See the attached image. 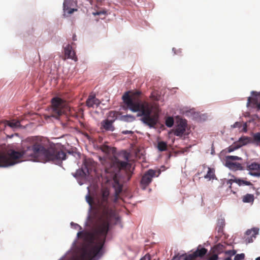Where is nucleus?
<instances>
[{
  "label": "nucleus",
  "instance_id": "obj_1",
  "mask_svg": "<svg viewBox=\"0 0 260 260\" xmlns=\"http://www.w3.org/2000/svg\"><path fill=\"white\" fill-rule=\"evenodd\" d=\"M117 212H89L86 225L90 231H82L81 225L72 222V228L79 229L77 236L83 245L77 258L70 260H98L104 253V246L110 223L120 222Z\"/></svg>",
  "mask_w": 260,
  "mask_h": 260
},
{
  "label": "nucleus",
  "instance_id": "obj_2",
  "mask_svg": "<svg viewBox=\"0 0 260 260\" xmlns=\"http://www.w3.org/2000/svg\"><path fill=\"white\" fill-rule=\"evenodd\" d=\"M28 143L21 151L12 150L7 154L0 153V167H8L17 164L22 157L43 162L52 161L60 164V149L55 148L46 138L35 137L28 139Z\"/></svg>",
  "mask_w": 260,
  "mask_h": 260
},
{
  "label": "nucleus",
  "instance_id": "obj_3",
  "mask_svg": "<svg viewBox=\"0 0 260 260\" xmlns=\"http://www.w3.org/2000/svg\"><path fill=\"white\" fill-rule=\"evenodd\" d=\"M122 100L129 109L133 112H138L137 116L141 117V121L150 128L155 127L159 120V114H151L154 108V105L138 99H132L128 92L123 94Z\"/></svg>",
  "mask_w": 260,
  "mask_h": 260
},
{
  "label": "nucleus",
  "instance_id": "obj_4",
  "mask_svg": "<svg viewBox=\"0 0 260 260\" xmlns=\"http://www.w3.org/2000/svg\"><path fill=\"white\" fill-rule=\"evenodd\" d=\"M109 196V189L106 187L102 188L101 196L95 200L91 197L89 192L86 196V200L89 205V211H92V207L101 209L102 211H112L111 209H109L110 206Z\"/></svg>",
  "mask_w": 260,
  "mask_h": 260
},
{
  "label": "nucleus",
  "instance_id": "obj_5",
  "mask_svg": "<svg viewBox=\"0 0 260 260\" xmlns=\"http://www.w3.org/2000/svg\"><path fill=\"white\" fill-rule=\"evenodd\" d=\"M68 110L65 101L58 97H54L52 99V117L59 118L67 113Z\"/></svg>",
  "mask_w": 260,
  "mask_h": 260
},
{
  "label": "nucleus",
  "instance_id": "obj_6",
  "mask_svg": "<svg viewBox=\"0 0 260 260\" xmlns=\"http://www.w3.org/2000/svg\"><path fill=\"white\" fill-rule=\"evenodd\" d=\"M107 174L110 173L109 176H107V181H110L111 179L112 181L113 188L115 190V198L117 199L122 189V185L119 182L117 177V174L115 172H112V168H109L106 169Z\"/></svg>",
  "mask_w": 260,
  "mask_h": 260
},
{
  "label": "nucleus",
  "instance_id": "obj_7",
  "mask_svg": "<svg viewBox=\"0 0 260 260\" xmlns=\"http://www.w3.org/2000/svg\"><path fill=\"white\" fill-rule=\"evenodd\" d=\"M208 252V250L205 248H202L201 245L198 247L196 251L189 254H185L184 260H194L197 257H203Z\"/></svg>",
  "mask_w": 260,
  "mask_h": 260
},
{
  "label": "nucleus",
  "instance_id": "obj_8",
  "mask_svg": "<svg viewBox=\"0 0 260 260\" xmlns=\"http://www.w3.org/2000/svg\"><path fill=\"white\" fill-rule=\"evenodd\" d=\"M156 176V171L149 170L145 172L142 176L141 183L144 188L150 184L152 181V179Z\"/></svg>",
  "mask_w": 260,
  "mask_h": 260
},
{
  "label": "nucleus",
  "instance_id": "obj_9",
  "mask_svg": "<svg viewBox=\"0 0 260 260\" xmlns=\"http://www.w3.org/2000/svg\"><path fill=\"white\" fill-rule=\"evenodd\" d=\"M246 168L249 171V175L256 177H260V164L253 162L251 164H247Z\"/></svg>",
  "mask_w": 260,
  "mask_h": 260
},
{
  "label": "nucleus",
  "instance_id": "obj_10",
  "mask_svg": "<svg viewBox=\"0 0 260 260\" xmlns=\"http://www.w3.org/2000/svg\"><path fill=\"white\" fill-rule=\"evenodd\" d=\"M187 125V120L183 119L180 120L176 126L174 134L177 137H181V136L184 134Z\"/></svg>",
  "mask_w": 260,
  "mask_h": 260
},
{
  "label": "nucleus",
  "instance_id": "obj_11",
  "mask_svg": "<svg viewBox=\"0 0 260 260\" xmlns=\"http://www.w3.org/2000/svg\"><path fill=\"white\" fill-rule=\"evenodd\" d=\"M64 57L63 59H72L75 60H77V57L75 55V53L74 51L73 50L72 47L71 45H68L64 47Z\"/></svg>",
  "mask_w": 260,
  "mask_h": 260
},
{
  "label": "nucleus",
  "instance_id": "obj_12",
  "mask_svg": "<svg viewBox=\"0 0 260 260\" xmlns=\"http://www.w3.org/2000/svg\"><path fill=\"white\" fill-rule=\"evenodd\" d=\"M259 229L257 228H253L252 229H249L246 232L247 236H250V237H247L245 239V242L246 243H249L253 242V239L256 237V234L258 233Z\"/></svg>",
  "mask_w": 260,
  "mask_h": 260
},
{
  "label": "nucleus",
  "instance_id": "obj_13",
  "mask_svg": "<svg viewBox=\"0 0 260 260\" xmlns=\"http://www.w3.org/2000/svg\"><path fill=\"white\" fill-rule=\"evenodd\" d=\"M84 168L78 170L76 172V176H84L87 175V174H90V172L92 170V167L91 166L88 165V162L86 161L84 164Z\"/></svg>",
  "mask_w": 260,
  "mask_h": 260
},
{
  "label": "nucleus",
  "instance_id": "obj_14",
  "mask_svg": "<svg viewBox=\"0 0 260 260\" xmlns=\"http://www.w3.org/2000/svg\"><path fill=\"white\" fill-rule=\"evenodd\" d=\"M101 102L100 100L95 97V95L89 94L86 100V106L89 108H94V107H98Z\"/></svg>",
  "mask_w": 260,
  "mask_h": 260
},
{
  "label": "nucleus",
  "instance_id": "obj_15",
  "mask_svg": "<svg viewBox=\"0 0 260 260\" xmlns=\"http://www.w3.org/2000/svg\"><path fill=\"white\" fill-rule=\"evenodd\" d=\"M73 5V0H64L63 3V11L68 15H71L74 12L77 11V9L71 8V6Z\"/></svg>",
  "mask_w": 260,
  "mask_h": 260
},
{
  "label": "nucleus",
  "instance_id": "obj_16",
  "mask_svg": "<svg viewBox=\"0 0 260 260\" xmlns=\"http://www.w3.org/2000/svg\"><path fill=\"white\" fill-rule=\"evenodd\" d=\"M233 182H235L239 186L241 185H248V186H253V184L250 181H245L242 180V179L240 178H234L231 179V180L228 181V184H230V188H231V185Z\"/></svg>",
  "mask_w": 260,
  "mask_h": 260
},
{
  "label": "nucleus",
  "instance_id": "obj_17",
  "mask_svg": "<svg viewBox=\"0 0 260 260\" xmlns=\"http://www.w3.org/2000/svg\"><path fill=\"white\" fill-rule=\"evenodd\" d=\"M113 120L107 119L102 121V126L106 131H114L115 127L113 125Z\"/></svg>",
  "mask_w": 260,
  "mask_h": 260
},
{
  "label": "nucleus",
  "instance_id": "obj_18",
  "mask_svg": "<svg viewBox=\"0 0 260 260\" xmlns=\"http://www.w3.org/2000/svg\"><path fill=\"white\" fill-rule=\"evenodd\" d=\"M247 106H251L252 108H257V110H260V103L258 102L256 97H248Z\"/></svg>",
  "mask_w": 260,
  "mask_h": 260
},
{
  "label": "nucleus",
  "instance_id": "obj_19",
  "mask_svg": "<svg viewBox=\"0 0 260 260\" xmlns=\"http://www.w3.org/2000/svg\"><path fill=\"white\" fill-rule=\"evenodd\" d=\"M204 170H207V174L204 175V178L207 179L208 180H211V179H214L216 178L215 175V170L213 168H211L208 167L204 166Z\"/></svg>",
  "mask_w": 260,
  "mask_h": 260
},
{
  "label": "nucleus",
  "instance_id": "obj_20",
  "mask_svg": "<svg viewBox=\"0 0 260 260\" xmlns=\"http://www.w3.org/2000/svg\"><path fill=\"white\" fill-rule=\"evenodd\" d=\"M226 165L228 167L230 168L232 170H243V169L242 165L239 163H236V162L227 161Z\"/></svg>",
  "mask_w": 260,
  "mask_h": 260
},
{
  "label": "nucleus",
  "instance_id": "obj_21",
  "mask_svg": "<svg viewBox=\"0 0 260 260\" xmlns=\"http://www.w3.org/2000/svg\"><path fill=\"white\" fill-rule=\"evenodd\" d=\"M5 125L12 128H18L20 127V121L19 120H13L11 121L5 120L4 121Z\"/></svg>",
  "mask_w": 260,
  "mask_h": 260
},
{
  "label": "nucleus",
  "instance_id": "obj_22",
  "mask_svg": "<svg viewBox=\"0 0 260 260\" xmlns=\"http://www.w3.org/2000/svg\"><path fill=\"white\" fill-rule=\"evenodd\" d=\"M225 225V220L224 219H218L217 222V226L216 229L218 228V233H222L223 232V229Z\"/></svg>",
  "mask_w": 260,
  "mask_h": 260
},
{
  "label": "nucleus",
  "instance_id": "obj_23",
  "mask_svg": "<svg viewBox=\"0 0 260 260\" xmlns=\"http://www.w3.org/2000/svg\"><path fill=\"white\" fill-rule=\"evenodd\" d=\"M157 148L159 151H165L167 150V143L165 141H158Z\"/></svg>",
  "mask_w": 260,
  "mask_h": 260
},
{
  "label": "nucleus",
  "instance_id": "obj_24",
  "mask_svg": "<svg viewBox=\"0 0 260 260\" xmlns=\"http://www.w3.org/2000/svg\"><path fill=\"white\" fill-rule=\"evenodd\" d=\"M117 164L119 169H124L129 167V164L127 163V161L118 160L117 161Z\"/></svg>",
  "mask_w": 260,
  "mask_h": 260
},
{
  "label": "nucleus",
  "instance_id": "obj_25",
  "mask_svg": "<svg viewBox=\"0 0 260 260\" xmlns=\"http://www.w3.org/2000/svg\"><path fill=\"white\" fill-rule=\"evenodd\" d=\"M254 201V195L247 194L242 198V201L245 203H251Z\"/></svg>",
  "mask_w": 260,
  "mask_h": 260
},
{
  "label": "nucleus",
  "instance_id": "obj_26",
  "mask_svg": "<svg viewBox=\"0 0 260 260\" xmlns=\"http://www.w3.org/2000/svg\"><path fill=\"white\" fill-rule=\"evenodd\" d=\"M249 141V138L247 137H243L240 138L239 140V142L237 143L239 145H240V147L242 145H244L245 144H248Z\"/></svg>",
  "mask_w": 260,
  "mask_h": 260
},
{
  "label": "nucleus",
  "instance_id": "obj_27",
  "mask_svg": "<svg viewBox=\"0 0 260 260\" xmlns=\"http://www.w3.org/2000/svg\"><path fill=\"white\" fill-rule=\"evenodd\" d=\"M117 117V112L114 111H109L108 114V118L109 120H113V122L116 119Z\"/></svg>",
  "mask_w": 260,
  "mask_h": 260
},
{
  "label": "nucleus",
  "instance_id": "obj_28",
  "mask_svg": "<svg viewBox=\"0 0 260 260\" xmlns=\"http://www.w3.org/2000/svg\"><path fill=\"white\" fill-rule=\"evenodd\" d=\"M174 122L173 117H168L166 118L165 124L167 127H172Z\"/></svg>",
  "mask_w": 260,
  "mask_h": 260
},
{
  "label": "nucleus",
  "instance_id": "obj_29",
  "mask_svg": "<svg viewBox=\"0 0 260 260\" xmlns=\"http://www.w3.org/2000/svg\"><path fill=\"white\" fill-rule=\"evenodd\" d=\"M239 147H240V145H239V144L234 143L233 145H231L230 147L228 148V151L229 152L233 151L236 150V149L239 148Z\"/></svg>",
  "mask_w": 260,
  "mask_h": 260
},
{
  "label": "nucleus",
  "instance_id": "obj_30",
  "mask_svg": "<svg viewBox=\"0 0 260 260\" xmlns=\"http://www.w3.org/2000/svg\"><path fill=\"white\" fill-rule=\"evenodd\" d=\"M253 141L256 143L260 144V133H256L253 134Z\"/></svg>",
  "mask_w": 260,
  "mask_h": 260
},
{
  "label": "nucleus",
  "instance_id": "obj_31",
  "mask_svg": "<svg viewBox=\"0 0 260 260\" xmlns=\"http://www.w3.org/2000/svg\"><path fill=\"white\" fill-rule=\"evenodd\" d=\"M227 161L240 160H242V158L239 157L238 156H236V155H228L227 157Z\"/></svg>",
  "mask_w": 260,
  "mask_h": 260
},
{
  "label": "nucleus",
  "instance_id": "obj_32",
  "mask_svg": "<svg viewBox=\"0 0 260 260\" xmlns=\"http://www.w3.org/2000/svg\"><path fill=\"white\" fill-rule=\"evenodd\" d=\"M245 258V254L244 253H240L237 254L235 257L234 260H243Z\"/></svg>",
  "mask_w": 260,
  "mask_h": 260
},
{
  "label": "nucleus",
  "instance_id": "obj_33",
  "mask_svg": "<svg viewBox=\"0 0 260 260\" xmlns=\"http://www.w3.org/2000/svg\"><path fill=\"white\" fill-rule=\"evenodd\" d=\"M101 150L106 153H108L110 150V148L108 145H104L101 147Z\"/></svg>",
  "mask_w": 260,
  "mask_h": 260
},
{
  "label": "nucleus",
  "instance_id": "obj_34",
  "mask_svg": "<svg viewBox=\"0 0 260 260\" xmlns=\"http://www.w3.org/2000/svg\"><path fill=\"white\" fill-rule=\"evenodd\" d=\"M242 123L240 122V121H236L232 126L234 128L238 127L240 129V128H242Z\"/></svg>",
  "mask_w": 260,
  "mask_h": 260
},
{
  "label": "nucleus",
  "instance_id": "obj_35",
  "mask_svg": "<svg viewBox=\"0 0 260 260\" xmlns=\"http://www.w3.org/2000/svg\"><path fill=\"white\" fill-rule=\"evenodd\" d=\"M219 256L217 253H214L212 255L210 256L208 260H218Z\"/></svg>",
  "mask_w": 260,
  "mask_h": 260
},
{
  "label": "nucleus",
  "instance_id": "obj_36",
  "mask_svg": "<svg viewBox=\"0 0 260 260\" xmlns=\"http://www.w3.org/2000/svg\"><path fill=\"white\" fill-rule=\"evenodd\" d=\"M220 247V245H216L215 246H214L213 249V252L219 253L220 252V251H219Z\"/></svg>",
  "mask_w": 260,
  "mask_h": 260
},
{
  "label": "nucleus",
  "instance_id": "obj_37",
  "mask_svg": "<svg viewBox=\"0 0 260 260\" xmlns=\"http://www.w3.org/2000/svg\"><path fill=\"white\" fill-rule=\"evenodd\" d=\"M140 260H150V255H146L142 257Z\"/></svg>",
  "mask_w": 260,
  "mask_h": 260
},
{
  "label": "nucleus",
  "instance_id": "obj_38",
  "mask_svg": "<svg viewBox=\"0 0 260 260\" xmlns=\"http://www.w3.org/2000/svg\"><path fill=\"white\" fill-rule=\"evenodd\" d=\"M226 253L231 254V255H234V254H236V252L235 250H228Z\"/></svg>",
  "mask_w": 260,
  "mask_h": 260
},
{
  "label": "nucleus",
  "instance_id": "obj_39",
  "mask_svg": "<svg viewBox=\"0 0 260 260\" xmlns=\"http://www.w3.org/2000/svg\"><path fill=\"white\" fill-rule=\"evenodd\" d=\"M133 133V132L132 131H123L122 132V134H132Z\"/></svg>",
  "mask_w": 260,
  "mask_h": 260
},
{
  "label": "nucleus",
  "instance_id": "obj_40",
  "mask_svg": "<svg viewBox=\"0 0 260 260\" xmlns=\"http://www.w3.org/2000/svg\"><path fill=\"white\" fill-rule=\"evenodd\" d=\"M246 128H247V124L246 123H244L243 124V128H242V130L244 131H246ZM242 129L241 131H242Z\"/></svg>",
  "mask_w": 260,
  "mask_h": 260
},
{
  "label": "nucleus",
  "instance_id": "obj_41",
  "mask_svg": "<svg viewBox=\"0 0 260 260\" xmlns=\"http://www.w3.org/2000/svg\"><path fill=\"white\" fill-rule=\"evenodd\" d=\"M124 158H125V160H128V157H129V156H128V154H125V155H124Z\"/></svg>",
  "mask_w": 260,
  "mask_h": 260
},
{
  "label": "nucleus",
  "instance_id": "obj_42",
  "mask_svg": "<svg viewBox=\"0 0 260 260\" xmlns=\"http://www.w3.org/2000/svg\"><path fill=\"white\" fill-rule=\"evenodd\" d=\"M252 94H255L256 96V95H257V93L256 92H254V91H253L252 92Z\"/></svg>",
  "mask_w": 260,
  "mask_h": 260
},
{
  "label": "nucleus",
  "instance_id": "obj_43",
  "mask_svg": "<svg viewBox=\"0 0 260 260\" xmlns=\"http://www.w3.org/2000/svg\"><path fill=\"white\" fill-rule=\"evenodd\" d=\"M224 260H232L231 258H230V257H228L226 258H225Z\"/></svg>",
  "mask_w": 260,
  "mask_h": 260
},
{
  "label": "nucleus",
  "instance_id": "obj_44",
  "mask_svg": "<svg viewBox=\"0 0 260 260\" xmlns=\"http://www.w3.org/2000/svg\"><path fill=\"white\" fill-rule=\"evenodd\" d=\"M255 260H260V256L257 257Z\"/></svg>",
  "mask_w": 260,
  "mask_h": 260
},
{
  "label": "nucleus",
  "instance_id": "obj_45",
  "mask_svg": "<svg viewBox=\"0 0 260 260\" xmlns=\"http://www.w3.org/2000/svg\"><path fill=\"white\" fill-rule=\"evenodd\" d=\"M2 123V122H1V121H0V124H1V123Z\"/></svg>",
  "mask_w": 260,
  "mask_h": 260
},
{
  "label": "nucleus",
  "instance_id": "obj_46",
  "mask_svg": "<svg viewBox=\"0 0 260 260\" xmlns=\"http://www.w3.org/2000/svg\"><path fill=\"white\" fill-rule=\"evenodd\" d=\"M259 94H260V93H259Z\"/></svg>",
  "mask_w": 260,
  "mask_h": 260
}]
</instances>
